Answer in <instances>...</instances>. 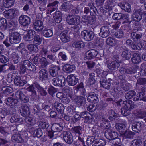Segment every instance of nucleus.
<instances>
[{"instance_id": "nucleus-1", "label": "nucleus", "mask_w": 146, "mask_h": 146, "mask_svg": "<svg viewBox=\"0 0 146 146\" xmlns=\"http://www.w3.org/2000/svg\"><path fill=\"white\" fill-rule=\"evenodd\" d=\"M27 91L30 92L31 94V98L33 100H35L37 96L36 90L39 94L42 96H45L47 94L46 88H44L41 86L37 82H34L30 85L27 89Z\"/></svg>"}, {"instance_id": "nucleus-2", "label": "nucleus", "mask_w": 146, "mask_h": 146, "mask_svg": "<svg viewBox=\"0 0 146 146\" xmlns=\"http://www.w3.org/2000/svg\"><path fill=\"white\" fill-rule=\"evenodd\" d=\"M66 21L70 25H79L80 23V17L78 15H69L66 17Z\"/></svg>"}, {"instance_id": "nucleus-3", "label": "nucleus", "mask_w": 146, "mask_h": 146, "mask_svg": "<svg viewBox=\"0 0 146 146\" xmlns=\"http://www.w3.org/2000/svg\"><path fill=\"white\" fill-rule=\"evenodd\" d=\"M52 84L55 86L62 88L66 84V79L63 76H59L54 78L52 80Z\"/></svg>"}, {"instance_id": "nucleus-4", "label": "nucleus", "mask_w": 146, "mask_h": 146, "mask_svg": "<svg viewBox=\"0 0 146 146\" xmlns=\"http://www.w3.org/2000/svg\"><path fill=\"white\" fill-rule=\"evenodd\" d=\"M21 39L20 34L18 32H13L9 33V40L12 44L19 43Z\"/></svg>"}, {"instance_id": "nucleus-5", "label": "nucleus", "mask_w": 146, "mask_h": 146, "mask_svg": "<svg viewBox=\"0 0 146 146\" xmlns=\"http://www.w3.org/2000/svg\"><path fill=\"white\" fill-rule=\"evenodd\" d=\"M88 141H90L92 146H104L106 144V142L101 139H96L94 140V137L92 136L88 138Z\"/></svg>"}, {"instance_id": "nucleus-6", "label": "nucleus", "mask_w": 146, "mask_h": 146, "mask_svg": "<svg viewBox=\"0 0 146 146\" xmlns=\"http://www.w3.org/2000/svg\"><path fill=\"white\" fill-rule=\"evenodd\" d=\"M81 35L86 40L90 41L93 39L95 34L92 31L84 30L81 32Z\"/></svg>"}, {"instance_id": "nucleus-7", "label": "nucleus", "mask_w": 146, "mask_h": 146, "mask_svg": "<svg viewBox=\"0 0 146 146\" xmlns=\"http://www.w3.org/2000/svg\"><path fill=\"white\" fill-rule=\"evenodd\" d=\"M27 81V77L24 76L22 77L19 76L14 79V82L15 85L22 86L26 84Z\"/></svg>"}, {"instance_id": "nucleus-8", "label": "nucleus", "mask_w": 146, "mask_h": 146, "mask_svg": "<svg viewBox=\"0 0 146 146\" xmlns=\"http://www.w3.org/2000/svg\"><path fill=\"white\" fill-rule=\"evenodd\" d=\"M121 48L122 50L121 54L122 57L126 60H129L131 56V51L125 46H121Z\"/></svg>"}, {"instance_id": "nucleus-9", "label": "nucleus", "mask_w": 146, "mask_h": 146, "mask_svg": "<svg viewBox=\"0 0 146 146\" xmlns=\"http://www.w3.org/2000/svg\"><path fill=\"white\" fill-rule=\"evenodd\" d=\"M19 21L20 24L23 26H27L30 23L31 19L27 15H22L19 17Z\"/></svg>"}, {"instance_id": "nucleus-10", "label": "nucleus", "mask_w": 146, "mask_h": 146, "mask_svg": "<svg viewBox=\"0 0 146 146\" xmlns=\"http://www.w3.org/2000/svg\"><path fill=\"white\" fill-rule=\"evenodd\" d=\"M110 35V29L108 26H103L101 28L99 35L103 38H106Z\"/></svg>"}, {"instance_id": "nucleus-11", "label": "nucleus", "mask_w": 146, "mask_h": 146, "mask_svg": "<svg viewBox=\"0 0 146 146\" xmlns=\"http://www.w3.org/2000/svg\"><path fill=\"white\" fill-rule=\"evenodd\" d=\"M63 137L65 141L67 143L71 144L73 141V138L72 134L67 131L63 132Z\"/></svg>"}, {"instance_id": "nucleus-12", "label": "nucleus", "mask_w": 146, "mask_h": 146, "mask_svg": "<svg viewBox=\"0 0 146 146\" xmlns=\"http://www.w3.org/2000/svg\"><path fill=\"white\" fill-rule=\"evenodd\" d=\"M105 136L108 139L111 140L118 136V133L111 129H108L105 132Z\"/></svg>"}, {"instance_id": "nucleus-13", "label": "nucleus", "mask_w": 146, "mask_h": 146, "mask_svg": "<svg viewBox=\"0 0 146 146\" xmlns=\"http://www.w3.org/2000/svg\"><path fill=\"white\" fill-rule=\"evenodd\" d=\"M143 12L140 9L136 10L132 15V19L135 22H139L142 19Z\"/></svg>"}, {"instance_id": "nucleus-14", "label": "nucleus", "mask_w": 146, "mask_h": 146, "mask_svg": "<svg viewBox=\"0 0 146 146\" xmlns=\"http://www.w3.org/2000/svg\"><path fill=\"white\" fill-rule=\"evenodd\" d=\"M98 54V51L95 50L91 49L89 50L85 53V60H91L94 58Z\"/></svg>"}, {"instance_id": "nucleus-15", "label": "nucleus", "mask_w": 146, "mask_h": 146, "mask_svg": "<svg viewBox=\"0 0 146 146\" xmlns=\"http://www.w3.org/2000/svg\"><path fill=\"white\" fill-rule=\"evenodd\" d=\"M112 79L110 78L107 80L105 79H101L100 81L101 86L108 90L111 87V82H112Z\"/></svg>"}, {"instance_id": "nucleus-16", "label": "nucleus", "mask_w": 146, "mask_h": 146, "mask_svg": "<svg viewBox=\"0 0 146 146\" xmlns=\"http://www.w3.org/2000/svg\"><path fill=\"white\" fill-rule=\"evenodd\" d=\"M34 28L37 32L41 31L44 28L43 22L40 20H35L33 23Z\"/></svg>"}, {"instance_id": "nucleus-17", "label": "nucleus", "mask_w": 146, "mask_h": 146, "mask_svg": "<svg viewBox=\"0 0 146 146\" xmlns=\"http://www.w3.org/2000/svg\"><path fill=\"white\" fill-rule=\"evenodd\" d=\"M36 32L33 30H29L27 31V33L23 37L25 41H31L33 39L35 35Z\"/></svg>"}, {"instance_id": "nucleus-18", "label": "nucleus", "mask_w": 146, "mask_h": 146, "mask_svg": "<svg viewBox=\"0 0 146 146\" xmlns=\"http://www.w3.org/2000/svg\"><path fill=\"white\" fill-rule=\"evenodd\" d=\"M87 100L89 102H96L98 101V94L93 92H89Z\"/></svg>"}, {"instance_id": "nucleus-19", "label": "nucleus", "mask_w": 146, "mask_h": 146, "mask_svg": "<svg viewBox=\"0 0 146 146\" xmlns=\"http://www.w3.org/2000/svg\"><path fill=\"white\" fill-rule=\"evenodd\" d=\"M66 80L69 86H74L78 82V79L73 74L68 76Z\"/></svg>"}, {"instance_id": "nucleus-20", "label": "nucleus", "mask_w": 146, "mask_h": 146, "mask_svg": "<svg viewBox=\"0 0 146 146\" xmlns=\"http://www.w3.org/2000/svg\"><path fill=\"white\" fill-rule=\"evenodd\" d=\"M22 64L27 70L31 71H35L36 70V67L28 60H24Z\"/></svg>"}, {"instance_id": "nucleus-21", "label": "nucleus", "mask_w": 146, "mask_h": 146, "mask_svg": "<svg viewBox=\"0 0 146 146\" xmlns=\"http://www.w3.org/2000/svg\"><path fill=\"white\" fill-rule=\"evenodd\" d=\"M18 100L13 98L12 97H9L5 99V102L6 104L10 107H13L15 106L18 103Z\"/></svg>"}, {"instance_id": "nucleus-22", "label": "nucleus", "mask_w": 146, "mask_h": 146, "mask_svg": "<svg viewBox=\"0 0 146 146\" xmlns=\"http://www.w3.org/2000/svg\"><path fill=\"white\" fill-rule=\"evenodd\" d=\"M67 34V31L65 30L60 34L59 36L62 42L66 43L70 41V38Z\"/></svg>"}, {"instance_id": "nucleus-23", "label": "nucleus", "mask_w": 146, "mask_h": 146, "mask_svg": "<svg viewBox=\"0 0 146 146\" xmlns=\"http://www.w3.org/2000/svg\"><path fill=\"white\" fill-rule=\"evenodd\" d=\"M12 108H5L0 109V117L3 119L5 117L8 115H12L13 113L11 111Z\"/></svg>"}, {"instance_id": "nucleus-24", "label": "nucleus", "mask_w": 146, "mask_h": 146, "mask_svg": "<svg viewBox=\"0 0 146 146\" xmlns=\"http://www.w3.org/2000/svg\"><path fill=\"white\" fill-rule=\"evenodd\" d=\"M15 96L17 98H19L21 101L23 102H28L29 101L28 97L25 96L24 94L21 91H17L15 93Z\"/></svg>"}, {"instance_id": "nucleus-25", "label": "nucleus", "mask_w": 146, "mask_h": 146, "mask_svg": "<svg viewBox=\"0 0 146 146\" xmlns=\"http://www.w3.org/2000/svg\"><path fill=\"white\" fill-rule=\"evenodd\" d=\"M3 15L7 19H13L15 16V11L13 9L5 11L3 12Z\"/></svg>"}, {"instance_id": "nucleus-26", "label": "nucleus", "mask_w": 146, "mask_h": 146, "mask_svg": "<svg viewBox=\"0 0 146 146\" xmlns=\"http://www.w3.org/2000/svg\"><path fill=\"white\" fill-rule=\"evenodd\" d=\"M74 100L76 104L80 106L84 105L85 104L86 99L83 96H75Z\"/></svg>"}, {"instance_id": "nucleus-27", "label": "nucleus", "mask_w": 146, "mask_h": 146, "mask_svg": "<svg viewBox=\"0 0 146 146\" xmlns=\"http://www.w3.org/2000/svg\"><path fill=\"white\" fill-rule=\"evenodd\" d=\"M39 79L42 81L46 80L48 78V73L45 69H42L39 72Z\"/></svg>"}, {"instance_id": "nucleus-28", "label": "nucleus", "mask_w": 146, "mask_h": 146, "mask_svg": "<svg viewBox=\"0 0 146 146\" xmlns=\"http://www.w3.org/2000/svg\"><path fill=\"white\" fill-rule=\"evenodd\" d=\"M21 110L20 112L21 115L25 117L29 116L30 115V112L28 106L26 105H23L21 106Z\"/></svg>"}, {"instance_id": "nucleus-29", "label": "nucleus", "mask_w": 146, "mask_h": 146, "mask_svg": "<svg viewBox=\"0 0 146 146\" xmlns=\"http://www.w3.org/2000/svg\"><path fill=\"white\" fill-rule=\"evenodd\" d=\"M59 3V2L56 1L53 2L49 3L47 6L48 10V13H51L54 11L56 9V5L58 6V5Z\"/></svg>"}, {"instance_id": "nucleus-30", "label": "nucleus", "mask_w": 146, "mask_h": 146, "mask_svg": "<svg viewBox=\"0 0 146 146\" xmlns=\"http://www.w3.org/2000/svg\"><path fill=\"white\" fill-rule=\"evenodd\" d=\"M64 127L58 123H54L52 125L51 129L52 130L55 132H60L63 129Z\"/></svg>"}, {"instance_id": "nucleus-31", "label": "nucleus", "mask_w": 146, "mask_h": 146, "mask_svg": "<svg viewBox=\"0 0 146 146\" xmlns=\"http://www.w3.org/2000/svg\"><path fill=\"white\" fill-rule=\"evenodd\" d=\"M60 70V68L58 66L52 67L49 69V73L52 77H55L58 75V71Z\"/></svg>"}, {"instance_id": "nucleus-32", "label": "nucleus", "mask_w": 146, "mask_h": 146, "mask_svg": "<svg viewBox=\"0 0 146 146\" xmlns=\"http://www.w3.org/2000/svg\"><path fill=\"white\" fill-rule=\"evenodd\" d=\"M42 34L44 37L46 38H50L53 36V33L52 30L47 28H45L41 31Z\"/></svg>"}, {"instance_id": "nucleus-33", "label": "nucleus", "mask_w": 146, "mask_h": 146, "mask_svg": "<svg viewBox=\"0 0 146 146\" xmlns=\"http://www.w3.org/2000/svg\"><path fill=\"white\" fill-rule=\"evenodd\" d=\"M119 64L115 61H113L108 64V68L111 71L116 70L119 66Z\"/></svg>"}, {"instance_id": "nucleus-34", "label": "nucleus", "mask_w": 146, "mask_h": 146, "mask_svg": "<svg viewBox=\"0 0 146 146\" xmlns=\"http://www.w3.org/2000/svg\"><path fill=\"white\" fill-rule=\"evenodd\" d=\"M132 129L133 131L139 132L141 131L142 129V125L141 123L138 122H135L133 123Z\"/></svg>"}, {"instance_id": "nucleus-35", "label": "nucleus", "mask_w": 146, "mask_h": 146, "mask_svg": "<svg viewBox=\"0 0 146 146\" xmlns=\"http://www.w3.org/2000/svg\"><path fill=\"white\" fill-rule=\"evenodd\" d=\"M132 56L131 60L133 63L138 64L140 62L141 59L140 55L138 53H134Z\"/></svg>"}, {"instance_id": "nucleus-36", "label": "nucleus", "mask_w": 146, "mask_h": 146, "mask_svg": "<svg viewBox=\"0 0 146 146\" xmlns=\"http://www.w3.org/2000/svg\"><path fill=\"white\" fill-rule=\"evenodd\" d=\"M123 103L124 104L123 107L130 111L134 108V103L131 100L124 101Z\"/></svg>"}, {"instance_id": "nucleus-37", "label": "nucleus", "mask_w": 146, "mask_h": 146, "mask_svg": "<svg viewBox=\"0 0 146 146\" xmlns=\"http://www.w3.org/2000/svg\"><path fill=\"white\" fill-rule=\"evenodd\" d=\"M33 43L35 45L38 46L41 44L43 40L42 38L38 34L35 35Z\"/></svg>"}, {"instance_id": "nucleus-38", "label": "nucleus", "mask_w": 146, "mask_h": 146, "mask_svg": "<svg viewBox=\"0 0 146 146\" xmlns=\"http://www.w3.org/2000/svg\"><path fill=\"white\" fill-rule=\"evenodd\" d=\"M54 106L59 113L62 114L63 113L64 110V107L62 104L60 103L55 102L54 103Z\"/></svg>"}, {"instance_id": "nucleus-39", "label": "nucleus", "mask_w": 146, "mask_h": 146, "mask_svg": "<svg viewBox=\"0 0 146 146\" xmlns=\"http://www.w3.org/2000/svg\"><path fill=\"white\" fill-rule=\"evenodd\" d=\"M11 140L18 143H22L24 141L23 139L21 136L20 134L18 133L13 134L11 138Z\"/></svg>"}, {"instance_id": "nucleus-40", "label": "nucleus", "mask_w": 146, "mask_h": 146, "mask_svg": "<svg viewBox=\"0 0 146 146\" xmlns=\"http://www.w3.org/2000/svg\"><path fill=\"white\" fill-rule=\"evenodd\" d=\"M63 68L65 72L68 73H70L75 69V66L73 64H67L64 66Z\"/></svg>"}, {"instance_id": "nucleus-41", "label": "nucleus", "mask_w": 146, "mask_h": 146, "mask_svg": "<svg viewBox=\"0 0 146 146\" xmlns=\"http://www.w3.org/2000/svg\"><path fill=\"white\" fill-rule=\"evenodd\" d=\"M124 138L127 139H133L135 133L131 131L125 130L123 133Z\"/></svg>"}, {"instance_id": "nucleus-42", "label": "nucleus", "mask_w": 146, "mask_h": 146, "mask_svg": "<svg viewBox=\"0 0 146 146\" xmlns=\"http://www.w3.org/2000/svg\"><path fill=\"white\" fill-rule=\"evenodd\" d=\"M142 36L141 33L139 34L134 32L131 33V38L134 41H137L140 40Z\"/></svg>"}, {"instance_id": "nucleus-43", "label": "nucleus", "mask_w": 146, "mask_h": 146, "mask_svg": "<svg viewBox=\"0 0 146 146\" xmlns=\"http://www.w3.org/2000/svg\"><path fill=\"white\" fill-rule=\"evenodd\" d=\"M32 129L33 131V134L35 136L37 137H41L43 134L42 130L40 128L36 129L35 127H32Z\"/></svg>"}, {"instance_id": "nucleus-44", "label": "nucleus", "mask_w": 146, "mask_h": 146, "mask_svg": "<svg viewBox=\"0 0 146 146\" xmlns=\"http://www.w3.org/2000/svg\"><path fill=\"white\" fill-rule=\"evenodd\" d=\"M55 21L57 23H60L62 20V14L60 11H58L55 12L53 16Z\"/></svg>"}, {"instance_id": "nucleus-45", "label": "nucleus", "mask_w": 146, "mask_h": 146, "mask_svg": "<svg viewBox=\"0 0 146 146\" xmlns=\"http://www.w3.org/2000/svg\"><path fill=\"white\" fill-rule=\"evenodd\" d=\"M115 127L117 131L122 133L124 132L126 129L125 125L123 123H117L115 125Z\"/></svg>"}, {"instance_id": "nucleus-46", "label": "nucleus", "mask_w": 146, "mask_h": 146, "mask_svg": "<svg viewBox=\"0 0 146 146\" xmlns=\"http://www.w3.org/2000/svg\"><path fill=\"white\" fill-rule=\"evenodd\" d=\"M121 140L117 137L111 140L110 143L112 146H123L121 143Z\"/></svg>"}, {"instance_id": "nucleus-47", "label": "nucleus", "mask_w": 146, "mask_h": 146, "mask_svg": "<svg viewBox=\"0 0 146 146\" xmlns=\"http://www.w3.org/2000/svg\"><path fill=\"white\" fill-rule=\"evenodd\" d=\"M72 129L73 130V132L78 135H80L82 133L83 129L82 127L80 126L74 127L72 128Z\"/></svg>"}, {"instance_id": "nucleus-48", "label": "nucleus", "mask_w": 146, "mask_h": 146, "mask_svg": "<svg viewBox=\"0 0 146 146\" xmlns=\"http://www.w3.org/2000/svg\"><path fill=\"white\" fill-rule=\"evenodd\" d=\"M84 43L82 41L75 42L72 44V46L73 47L78 48V49H80L82 47H84Z\"/></svg>"}, {"instance_id": "nucleus-49", "label": "nucleus", "mask_w": 146, "mask_h": 146, "mask_svg": "<svg viewBox=\"0 0 146 146\" xmlns=\"http://www.w3.org/2000/svg\"><path fill=\"white\" fill-rule=\"evenodd\" d=\"M47 58L48 59V61L50 64H53L56 62V57L54 54H51L47 56Z\"/></svg>"}, {"instance_id": "nucleus-50", "label": "nucleus", "mask_w": 146, "mask_h": 146, "mask_svg": "<svg viewBox=\"0 0 146 146\" xmlns=\"http://www.w3.org/2000/svg\"><path fill=\"white\" fill-rule=\"evenodd\" d=\"M10 121L12 123H21L23 122V119L21 118H19L16 115L12 116L10 120Z\"/></svg>"}, {"instance_id": "nucleus-51", "label": "nucleus", "mask_w": 146, "mask_h": 146, "mask_svg": "<svg viewBox=\"0 0 146 146\" xmlns=\"http://www.w3.org/2000/svg\"><path fill=\"white\" fill-rule=\"evenodd\" d=\"M113 0H107L106 1L105 5V8L109 11L112 9V5L113 3Z\"/></svg>"}, {"instance_id": "nucleus-52", "label": "nucleus", "mask_w": 146, "mask_h": 146, "mask_svg": "<svg viewBox=\"0 0 146 146\" xmlns=\"http://www.w3.org/2000/svg\"><path fill=\"white\" fill-rule=\"evenodd\" d=\"M40 62L41 66L44 67H46V66L50 64L49 61L45 57H43L41 58Z\"/></svg>"}, {"instance_id": "nucleus-53", "label": "nucleus", "mask_w": 146, "mask_h": 146, "mask_svg": "<svg viewBox=\"0 0 146 146\" xmlns=\"http://www.w3.org/2000/svg\"><path fill=\"white\" fill-rule=\"evenodd\" d=\"M142 143L141 139H136L132 140L130 144V146H140Z\"/></svg>"}, {"instance_id": "nucleus-54", "label": "nucleus", "mask_w": 146, "mask_h": 146, "mask_svg": "<svg viewBox=\"0 0 146 146\" xmlns=\"http://www.w3.org/2000/svg\"><path fill=\"white\" fill-rule=\"evenodd\" d=\"M7 27V21L6 19L3 18L0 19V27L4 29H5Z\"/></svg>"}, {"instance_id": "nucleus-55", "label": "nucleus", "mask_w": 146, "mask_h": 146, "mask_svg": "<svg viewBox=\"0 0 146 146\" xmlns=\"http://www.w3.org/2000/svg\"><path fill=\"white\" fill-rule=\"evenodd\" d=\"M22 58L26 59L29 57L30 52L25 48H23L21 50Z\"/></svg>"}, {"instance_id": "nucleus-56", "label": "nucleus", "mask_w": 146, "mask_h": 146, "mask_svg": "<svg viewBox=\"0 0 146 146\" xmlns=\"http://www.w3.org/2000/svg\"><path fill=\"white\" fill-rule=\"evenodd\" d=\"M136 94V92L134 91L130 90L125 94V97L127 99L129 100L135 96Z\"/></svg>"}, {"instance_id": "nucleus-57", "label": "nucleus", "mask_w": 146, "mask_h": 146, "mask_svg": "<svg viewBox=\"0 0 146 146\" xmlns=\"http://www.w3.org/2000/svg\"><path fill=\"white\" fill-rule=\"evenodd\" d=\"M70 8V5L67 2L63 3L60 9L62 11H68Z\"/></svg>"}, {"instance_id": "nucleus-58", "label": "nucleus", "mask_w": 146, "mask_h": 146, "mask_svg": "<svg viewBox=\"0 0 146 146\" xmlns=\"http://www.w3.org/2000/svg\"><path fill=\"white\" fill-rule=\"evenodd\" d=\"M3 5L6 8H9L12 6L14 4L13 0H3Z\"/></svg>"}, {"instance_id": "nucleus-59", "label": "nucleus", "mask_w": 146, "mask_h": 146, "mask_svg": "<svg viewBox=\"0 0 146 146\" xmlns=\"http://www.w3.org/2000/svg\"><path fill=\"white\" fill-rule=\"evenodd\" d=\"M89 77L88 78V82L89 85H93L95 84L96 82V80L94 79L95 74L94 73H90L89 74Z\"/></svg>"}, {"instance_id": "nucleus-60", "label": "nucleus", "mask_w": 146, "mask_h": 146, "mask_svg": "<svg viewBox=\"0 0 146 146\" xmlns=\"http://www.w3.org/2000/svg\"><path fill=\"white\" fill-rule=\"evenodd\" d=\"M66 110L67 114L70 116L73 115L76 112L75 109L72 106H68Z\"/></svg>"}, {"instance_id": "nucleus-61", "label": "nucleus", "mask_w": 146, "mask_h": 146, "mask_svg": "<svg viewBox=\"0 0 146 146\" xmlns=\"http://www.w3.org/2000/svg\"><path fill=\"white\" fill-rule=\"evenodd\" d=\"M106 72L101 70L100 72H97V76L101 79H105L107 75Z\"/></svg>"}, {"instance_id": "nucleus-62", "label": "nucleus", "mask_w": 146, "mask_h": 146, "mask_svg": "<svg viewBox=\"0 0 146 146\" xmlns=\"http://www.w3.org/2000/svg\"><path fill=\"white\" fill-rule=\"evenodd\" d=\"M121 110L122 115L125 116H127L131 113L130 110L127 109L123 106L122 107Z\"/></svg>"}, {"instance_id": "nucleus-63", "label": "nucleus", "mask_w": 146, "mask_h": 146, "mask_svg": "<svg viewBox=\"0 0 146 146\" xmlns=\"http://www.w3.org/2000/svg\"><path fill=\"white\" fill-rule=\"evenodd\" d=\"M11 57L12 58L13 62L15 64L18 63L20 60V57L17 54H13Z\"/></svg>"}, {"instance_id": "nucleus-64", "label": "nucleus", "mask_w": 146, "mask_h": 146, "mask_svg": "<svg viewBox=\"0 0 146 146\" xmlns=\"http://www.w3.org/2000/svg\"><path fill=\"white\" fill-rule=\"evenodd\" d=\"M141 70L140 71V74L141 76L146 75V65L143 63L141 66Z\"/></svg>"}]
</instances>
